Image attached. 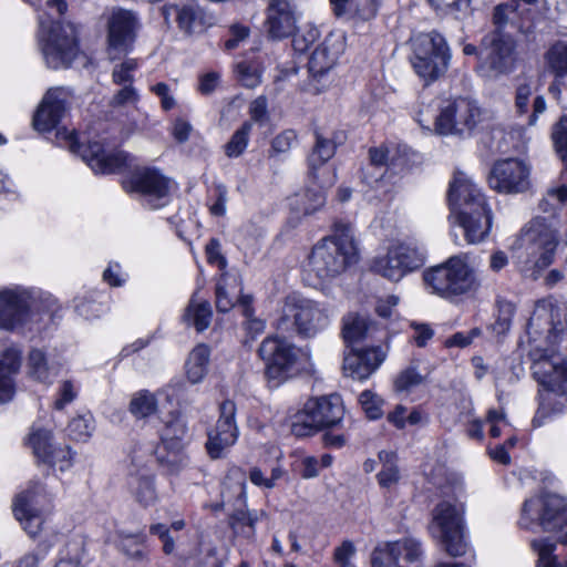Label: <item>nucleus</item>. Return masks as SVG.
<instances>
[{
	"mask_svg": "<svg viewBox=\"0 0 567 567\" xmlns=\"http://www.w3.org/2000/svg\"><path fill=\"white\" fill-rule=\"evenodd\" d=\"M359 259L354 229L350 223L337 221L333 234L318 243L306 265V272L320 281L341 275Z\"/></svg>",
	"mask_w": 567,
	"mask_h": 567,
	"instance_id": "nucleus-1",
	"label": "nucleus"
},
{
	"mask_svg": "<svg viewBox=\"0 0 567 567\" xmlns=\"http://www.w3.org/2000/svg\"><path fill=\"white\" fill-rule=\"evenodd\" d=\"M559 234L555 226L543 218L526 225L516 240V258L520 270L537 278L554 261Z\"/></svg>",
	"mask_w": 567,
	"mask_h": 567,
	"instance_id": "nucleus-2",
	"label": "nucleus"
},
{
	"mask_svg": "<svg viewBox=\"0 0 567 567\" xmlns=\"http://www.w3.org/2000/svg\"><path fill=\"white\" fill-rule=\"evenodd\" d=\"M56 300L49 293L19 285L0 288V329L13 331L24 326L33 312L54 311Z\"/></svg>",
	"mask_w": 567,
	"mask_h": 567,
	"instance_id": "nucleus-3",
	"label": "nucleus"
},
{
	"mask_svg": "<svg viewBox=\"0 0 567 567\" xmlns=\"http://www.w3.org/2000/svg\"><path fill=\"white\" fill-rule=\"evenodd\" d=\"M518 524L525 529L555 532L559 543L567 545V501L550 493L532 496L523 504Z\"/></svg>",
	"mask_w": 567,
	"mask_h": 567,
	"instance_id": "nucleus-4",
	"label": "nucleus"
},
{
	"mask_svg": "<svg viewBox=\"0 0 567 567\" xmlns=\"http://www.w3.org/2000/svg\"><path fill=\"white\" fill-rule=\"evenodd\" d=\"M343 416L344 406L339 394L310 398L291 416L290 430L297 437L311 436L321 430L337 426Z\"/></svg>",
	"mask_w": 567,
	"mask_h": 567,
	"instance_id": "nucleus-5",
	"label": "nucleus"
},
{
	"mask_svg": "<svg viewBox=\"0 0 567 567\" xmlns=\"http://www.w3.org/2000/svg\"><path fill=\"white\" fill-rule=\"evenodd\" d=\"M50 17H39V43L43 60L50 69H62L71 65L79 48L75 27L69 22L49 25Z\"/></svg>",
	"mask_w": 567,
	"mask_h": 567,
	"instance_id": "nucleus-6",
	"label": "nucleus"
},
{
	"mask_svg": "<svg viewBox=\"0 0 567 567\" xmlns=\"http://www.w3.org/2000/svg\"><path fill=\"white\" fill-rule=\"evenodd\" d=\"M465 255L450 257L444 264L424 272V282L433 293L452 297L466 293L477 287L473 270Z\"/></svg>",
	"mask_w": 567,
	"mask_h": 567,
	"instance_id": "nucleus-7",
	"label": "nucleus"
},
{
	"mask_svg": "<svg viewBox=\"0 0 567 567\" xmlns=\"http://www.w3.org/2000/svg\"><path fill=\"white\" fill-rule=\"evenodd\" d=\"M530 342L545 337L548 347H555L567 340V302L553 298L538 300L527 324Z\"/></svg>",
	"mask_w": 567,
	"mask_h": 567,
	"instance_id": "nucleus-8",
	"label": "nucleus"
},
{
	"mask_svg": "<svg viewBox=\"0 0 567 567\" xmlns=\"http://www.w3.org/2000/svg\"><path fill=\"white\" fill-rule=\"evenodd\" d=\"M451 51L446 40L437 32L420 34L413 43L412 66L426 83L443 76L450 65Z\"/></svg>",
	"mask_w": 567,
	"mask_h": 567,
	"instance_id": "nucleus-9",
	"label": "nucleus"
},
{
	"mask_svg": "<svg viewBox=\"0 0 567 567\" xmlns=\"http://www.w3.org/2000/svg\"><path fill=\"white\" fill-rule=\"evenodd\" d=\"M329 326V315L318 302L296 297L287 298L276 328L281 332L296 331L302 337H315Z\"/></svg>",
	"mask_w": 567,
	"mask_h": 567,
	"instance_id": "nucleus-10",
	"label": "nucleus"
},
{
	"mask_svg": "<svg viewBox=\"0 0 567 567\" xmlns=\"http://www.w3.org/2000/svg\"><path fill=\"white\" fill-rule=\"evenodd\" d=\"M463 514L462 505L442 501L433 509L429 525L432 537L437 539L446 553L453 557L464 555L467 548Z\"/></svg>",
	"mask_w": 567,
	"mask_h": 567,
	"instance_id": "nucleus-11",
	"label": "nucleus"
},
{
	"mask_svg": "<svg viewBox=\"0 0 567 567\" xmlns=\"http://www.w3.org/2000/svg\"><path fill=\"white\" fill-rule=\"evenodd\" d=\"M484 111L467 97L446 100L435 117V132L441 135L468 136L483 123Z\"/></svg>",
	"mask_w": 567,
	"mask_h": 567,
	"instance_id": "nucleus-12",
	"label": "nucleus"
},
{
	"mask_svg": "<svg viewBox=\"0 0 567 567\" xmlns=\"http://www.w3.org/2000/svg\"><path fill=\"white\" fill-rule=\"evenodd\" d=\"M56 138L62 146L79 154L96 174L117 173L126 166L127 155L123 151L105 148L99 141L89 142L86 145L80 144L74 131L59 130Z\"/></svg>",
	"mask_w": 567,
	"mask_h": 567,
	"instance_id": "nucleus-13",
	"label": "nucleus"
},
{
	"mask_svg": "<svg viewBox=\"0 0 567 567\" xmlns=\"http://www.w3.org/2000/svg\"><path fill=\"white\" fill-rule=\"evenodd\" d=\"M424 261V251L416 244L396 243L389 247L385 255L372 258L370 269L389 280L399 281L421 268Z\"/></svg>",
	"mask_w": 567,
	"mask_h": 567,
	"instance_id": "nucleus-14",
	"label": "nucleus"
},
{
	"mask_svg": "<svg viewBox=\"0 0 567 567\" xmlns=\"http://www.w3.org/2000/svg\"><path fill=\"white\" fill-rule=\"evenodd\" d=\"M174 183L161 171L152 167L135 169L126 184L131 192L140 195L142 205L151 210L167 206L172 200Z\"/></svg>",
	"mask_w": 567,
	"mask_h": 567,
	"instance_id": "nucleus-15",
	"label": "nucleus"
},
{
	"mask_svg": "<svg viewBox=\"0 0 567 567\" xmlns=\"http://www.w3.org/2000/svg\"><path fill=\"white\" fill-rule=\"evenodd\" d=\"M258 354L269 379L282 381L297 371L299 350L285 337H266L258 348Z\"/></svg>",
	"mask_w": 567,
	"mask_h": 567,
	"instance_id": "nucleus-16",
	"label": "nucleus"
},
{
	"mask_svg": "<svg viewBox=\"0 0 567 567\" xmlns=\"http://www.w3.org/2000/svg\"><path fill=\"white\" fill-rule=\"evenodd\" d=\"M141 27L135 12L122 8H113L106 17L107 52L112 59L127 53L135 42Z\"/></svg>",
	"mask_w": 567,
	"mask_h": 567,
	"instance_id": "nucleus-17",
	"label": "nucleus"
},
{
	"mask_svg": "<svg viewBox=\"0 0 567 567\" xmlns=\"http://www.w3.org/2000/svg\"><path fill=\"white\" fill-rule=\"evenodd\" d=\"M50 498L42 485L34 484L20 493L13 504V514L30 537H35L44 523L43 511Z\"/></svg>",
	"mask_w": 567,
	"mask_h": 567,
	"instance_id": "nucleus-18",
	"label": "nucleus"
},
{
	"mask_svg": "<svg viewBox=\"0 0 567 567\" xmlns=\"http://www.w3.org/2000/svg\"><path fill=\"white\" fill-rule=\"evenodd\" d=\"M530 167L518 158L496 162L488 175V185L502 194H520L530 186Z\"/></svg>",
	"mask_w": 567,
	"mask_h": 567,
	"instance_id": "nucleus-19",
	"label": "nucleus"
},
{
	"mask_svg": "<svg viewBox=\"0 0 567 567\" xmlns=\"http://www.w3.org/2000/svg\"><path fill=\"white\" fill-rule=\"evenodd\" d=\"M237 408L234 401L225 400L219 404V416L215 427L208 431L207 453L212 458H220L239 436L236 422Z\"/></svg>",
	"mask_w": 567,
	"mask_h": 567,
	"instance_id": "nucleus-20",
	"label": "nucleus"
},
{
	"mask_svg": "<svg viewBox=\"0 0 567 567\" xmlns=\"http://www.w3.org/2000/svg\"><path fill=\"white\" fill-rule=\"evenodd\" d=\"M423 556L420 540L413 537L385 543L372 553V567H408L417 564Z\"/></svg>",
	"mask_w": 567,
	"mask_h": 567,
	"instance_id": "nucleus-21",
	"label": "nucleus"
},
{
	"mask_svg": "<svg viewBox=\"0 0 567 567\" xmlns=\"http://www.w3.org/2000/svg\"><path fill=\"white\" fill-rule=\"evenodd\" d=\"M555 349H542L535 344L529 355L533 360V374L540 385L551 392H567V367L553 360Z\"/></svg>",
	"mask_w": 567,
	"mask_h": 567,
	"instance_id": "nucleus-22",
	"label": "nucleus"
},
{
	"mask_svg": "<svg viewBox=\"0 0 567 567\" xmlns=\"http://www.w3.org/2000/svg\"><path fill=\"white\" fill-rule=\"evenodd\" d=\"M162 14L167 24L175 21L187 35L202 33L214 23L213 17L196 1L167 3L163 6Z\"/></svg>",
	"mask_w": 567,
	"mask_h": 567,
	"instance_id": "nucleus-23",
	"label": "nucleus"
},
{
	"mask_svg": "<svg viewBox=\"0 0 567 567\" xmlns=\"http://www.w3.org/2000/svg\"><path fill=\"white\" fill-rule=\"evenodd\" d=\"M447 203L451 216L458 215L462 212H473V209L482 210V207L487 205L481 188L471 176L461 171H456L450 182Z\"/></svg>",
	"mask_w": 567,
	"mask_h": 567,
	"instance_id": "nucleus-24",
	"label": "nucleus"
},
{
	"mask_svg": "<svg viewBox=\"0 0 567 567\" xmlns=\"http://www.w3.org/2000/svg\"><path fill=\"white\" fill-rule=\"evenodd\" d=\"M513 44L499 37L491 41L489 47L478 53L477 73L485 79H495L507 73L512 68Z\"/></svg>",
	"mask_w": 567,
	"mask_h": 567,
	"instance_id": "nucleus-25",
	"label": "nucleus"
},
{
	"mask_svg": "<svg viewBox=\"0 0 567 567\" xmlns=\"http://www.w3.org/2000/svg\"><path fill=\"white\" fill-rule=\"evenodd\" d=\"M69 96L63 87L48 90L33 116L34 128L42 133L55 128L65 114Z\"/></svg>",
	"mask_w": 567,
	"mask_h": 567,
	"instance_id": "nucleus-26",
	"label": "nucleus"
},
{
	"mask_svg": "<svg viewBox=\"0 0 567 567\" xmlns=\"http://www.w3.org/2000/svg\"><path fill=\"white\" fill-rule=\"evenodd\" d=\"M385 357L386 351L381 347L367 349L351 347L344 355V373L355 380H365L381 365Z\"/></svg>",
	"mask_w": 567,
	"mask_h": 567,
	"instance_id": "nucleus-27",
	"label": "nucleus"
},
{
	"mask_svg": "<svg viewBox=\"0 0 567 567\" xmlns=\"http://www.w3.org/2000/svg\"><path fill=\"white\" fill-rule=\"evenodd\" d=\"M295 6L289 0H269L267 7L266 29L272 39L292 35L297 29Z\"/></svg>",
	"mask_w": 567,
	"mask_h": 567,
	"instance_id": "nucleus-28",
	"label": "nucleus"
},
{
	"mask_svg": "<svg viewBox=\"0 0 567 567\" xmlns=\"http://www.w3.org/2000/svg\"><path fill=\"white\" fill-rule=\"evenodd\" d=\"M346 41L341 33H330L311 53L308 68L313 78L330 71L344 52Z\"/></svg>",
	"mask_w": 567,
	"mask_h": 567,
	"instance_id": "nucleus-29",
	"label": "nucleus"
},
{
	"mask_svg": "<svg viewBox=\"0 0 567 567\" xmlns=\"http://www.w3.org/2000/svg\"><path fill=\"white\" fill-rule=\"evenodd\" d=\"M453 217L462 227L467 244L476 245L487 238L492 227V212L488 205H484L482 210L462 212Z\"/></svg>",
	"mask_w": 567,
	"mask_h": 567,
	"instance_id": "nucleus-30",
	"label": "nucleus"
},
{
	"mask_svg": "<svg viewBox=\"0 0 567 567\" xmlns=\"http://www.w3.org/2000/svg\"><path fill=\"white\" fill-rule=\"evenodd\" d=\"M382 0H329L333 14L354 24L375 18Z\"/></svg>",
	"mask_w": 567,
	"mask_h": 567,
	"instance_id": "nucleus-31",
	"label": "nucleus"
},
{
	"mask_svg": "<svg viewBox=\"0 0 567 567\" xmlns=\"http://www.w3.org/2000/svg\"><path fill=\"white\" fill-rule=\"evenodd\" d=\"M127 487L134 499L143 507H150L157 501L154 475L145 467L130 472Z\"/></svg>",
	"mask_w": 567,
	"mask_h": 567,
	"instance_id": "nucleus-32",
	"label": "nucleus"
},
{
	"mask_svg": "<svg viewBox=\"0 0 567 567\" xmlns=\"http://www.w3.org/2000/svg\"><path fill=\"white\" fill-rule=\"evenodd\" d=\"M21 357L18 350L10 348L0 353V403L12 399V375L19 371Z\"/></svg>",
	"mask_w": 567,
	"mask_h": 567,
	"instance_id": "nucleus-33",
	"label": "nucleus"
},
{
	"mask_svg": "<svg viewBox=\"0 0 567 567\" xmlns=\"http://www.w3.org/2000/svg\"><path fill=\"white\" fill-rule=\"evenodd\" d=\"M146 536L143 530L127 532L118 528L115 532L114 544L128 559L136 561L147 560L148 554L144 548Z\"/></svg>",
	"mask_w": 567,
	"mask_h": 567,
	"instance_id": "nucleus-34",
	"label": "nucleus"
},
{
	"mask_svg": "<svg viewBox=\"0 0 567 567\" xmlns=\"http://www.w3.org/2000/svg\"><path fill=\"white\" fill-rule=\"evenodd\" d=\"M188 433L187 422L179 412H171L161 430L163 445L171 451H178L183 446Z\"/></svg>",
	"mask_w": 567,
	"mask_h": 567,
	"instance_id": "nucleus-35",
	"label": "nucleus"
},
{
	"mask_svg": "<svg viewBox=\"0 0 567 567\" xmlns=\"http://www.w3.org/2000/svg\"><path fill=\"white\" fill-rule=\"evenodd\" d=\"M60 365L51 362L47 354L40 349H33L28 358V373L29 375L43 383L52 382L59 372Z\"/></svg>",
	"mask_w": 567,
	"mask_h": 567,
	"instance_id": "nucleus-36",
	"label": "nucleus"
},
{
	"mask_svg": "<svg viewBox=\"0 0 567 567\" xmlns=\"http://www.w3.org/2000/svg\"><path fill=\"white\" fill-rule=\"evenodd\" d=\"M212 316L209 302L199 301L194 295L185 309L183 321L188 326L195 327L198 332H202L209 327Z\"/></svg>",
	"mask_w": 567,
	"mask_h": 567,
	"instance_id": "nucleus-37",
	"label": "nucleus"
},
{
	"mask_svg": "<svg viewBox=\"0 0 567 567\" xmlns=\"http://www.w3.org/2000/svg\"><path fill=\"white\" fill-rule=\"evenodd\" d=\"M210 351L207 346L198 344L189 353L185 364L187 379L192 383L200 382L208 371Z\"/></svg>",
	"mask_w": 567,
	"mask_h": 567,
	"instance_id": "nucleus-38",
	"label": "nucleus"
},
{
	"mask_svg": "<svg viewBox=\"0 0 567 567\" xmlns=\"http://www.w3.org/2000/svg\"><path fill=\"white\" fill-rule=\"evenodd\" d=\"M547 70L555 79L567 78V42H555L544 55Z\"/></svg>",
	"mask_w": 567,
	"mask_h": 567,
	"instance_id": "nucleus-39",
	"label": "nucleus"
},
{
	"mask_svg": "<svg viewBox=\"0 0 567 567\" xmlns=\"http://www.w3.org/2000/svg\"><path fill=\"white\" fill-rule=\"evenodd\" d=\"M316 143L308 157L312 171L327 163L336 153V142L320 132L315 133Z\"/></svg>",
	"mask_w": 567,
	"mask_h": 567,
	"instance_id": "nucleus-40",
	"label": "nucleus"
},
{
	"mask_svg": "<svg viewBox=\"0 0 567 567\" xmlns=\"http://www.w3.org/2000/svg\"><path fill=\"white\" fill-rule=\"evenodd\" d=\"M371 327L367 319L357 313H349L343 319V338L347 343L354 344L369 336Z\"/></svg>",
	"mask_w": 567,
	"mask_h": 567,
	"instance_id": "nucleus-41",
	"label": "nucleus"
},
{
	"mask_svg": "<svg viewBox=\"0 0 567 567\" xmlns=\"http://www.w3.org/2000/svg\"><path fill=\"white\" fill-rule=\"evenodd\" d=\"M379 458L382 470L378 474V482L381 487L390 488L400 481V471L396 464V455L393 452L381 451Z\"/></svg>",
	"mask_w": 567,
	"mask_h": 567,
	"instance_id": "nucleus-42",
	"label": "nucleus"
},
{
	"mask_svg": "<svg viewBox=\"0 0 567 567\" xmlns=\"http://www.w3.org/2000/svg\"><path fill=\"white\" fill-rule=\"evenodd\" d=\"M29 444L34 455L42 462L47 463L48 460L52 458L55 445L50 431L44 429L33 430L29 435Z\"/></svg>",
	"mask_w": 567,
	"mask_h": 567,
	"instance_id": "nucleus-43",
	"label": "nucleus"
},
{
	"mask_svg": "<svg viewBox=\"0 0 567 567\" xmlns=\"http://www.w3.org/2000/svg\"><path fill=\"white\" fill-rule=\"evenodd\" d=\"M94 430V417L91 413L73 417L66 427L68 435L79 442H86Z\"/></svg>",
	"mask_w": 567,
	"mask_h": 567,
	"instance_id": "nucleus-44",
	"label": "nucleus"
},
{
	"mask_svg": "<svg viewBox=\"0 0 567 567\" xmlns=\"http://www.w3.org/2000/svg\"><path fill=\"white\" fill-rule=\"evenodd\" d=\"M157 402L153 393L142 390L130 402V412L137 419L147 417L156 411Z\"/></svg>",
	"mask_w": 567,
	"mask_h": 567,
	"instance_id": "nucleus-45",
	"label": "nucleus"
},
{
	"mask_svg": "<svg viewBox=\"0 0 567 567\" xmlns=\"http://www.w3.org/2000/svg\"><path fill=\"white\" fill-rule=\"evenodd\" d=\"M251 127V123L246 122L233 134L231 138L225 146V152L228 157H238L243 154L248 145Z\"/></svg>",
	"mask_w": 567,
	"mask_h": 567,
	"instance_id": "nucleus-46",
	"label": "nucleus"
},
{
	"mask_svg": "<svg viewBox=\"0 0 567 567\" xmlns=\"http://www.w3.org/2000/svg\"><path fill=\"white\" fill-rule=\"evenodd\" d=\"M533 549L538 554V564L540 567H558L557 558L553 555L556 547L548 538L533 539L530 543Z\"/></svg>",
	"mask_w": 567,
	"mask_h": 567,
	"instance_id": "nucleus-47",
	"label": "nucleus"
},
{
	"mask_svg": "<svg viewBox=\"0 0 567 567\" xmlns=\"http://www.w3.org/2000/svg\"><path fill=\"white\" fill-rule=\"evenodd\" d=\"M515 313V305L507 300L497 301V318L493 324V330L497 334L506 333L512 324V319Z\"/></svg>",
	"mask_w": 567,
	"mask_h": 567,
	"instance_id": "nucleus-48",
	"label": "nucleus"
},
{
	"mask_svg": "<svg viewBox=\"0 0 567 567\" xmlns=\"http://www.w3.org/2000/svg\"><path fill=\"white\" fill-rule=\"evenodd\" d=\"M285 475V470L281 466H275L271 470V475L267 477L259 467H252L249 471L250 482L262 488L271 489L277 485V482Z\"/></svg>",
	"mask_w": 567,
	"mask_h": 567,
	"instance_id": "nucleus-49",
	"label": "nucleus"
},
{
	"mask_svg": "<svg viewBox=\"0 0 567 567\" xmlns=\"http://www.w3.org/2000/svg\"><path fill=\"white\" fill-rule=\"evenodd\" d=\"M359 402L369 419L377 420L382 416L383 400L372 391H363L359 396Z\"/></svg>",
	"mask_w": 567,
	"mask_h": 567,
	"instance_id": "nucleus-50",
	"label": "nucleus"
},
{
	"mask_svg": "<svg viewBox=\"0 0 567 567\" xmlns=\"http://www.w3.org/2000/svg\"><path fill=\"white\" fill-rule=\"evenodd\" d=\"M236 70L238 80L244 86L254 89L260 83V71L256 64L241 61L237 63Z\"/></svg>",
	"mask_w": 567,
	"mask_h": 567,
	"instance_id": "nucleus-51",
	"label": "nucleus"
},
{
	"mask_svg": "<svg viewBox=\"0 0 567 567\" xmlns=\"http://www.w3.org/2000/svg\"><path fill=\"white\" fill-rule=\"evenodd\" d=\"M137 69V62L133 59H127L124 62L114 66L112 79L118 85H132L134 80V72Z\"/></svg>",
	"mask_w": 567,
	"mask_h": 567,
	"instance_id": "nucleus-52",
	"label": "nucleus"
},
{
	"mask_svg": "<svg viewBox=\"0 0 567 567\" xmlns=\"http://www.w3.org/2000/svg\"><path fill=\"white\" fill-rule=\"evenodd\" d=\"M551 137L557 154L564 162H567V115L555 124Z\"/></svg>",
	"mask_w": 567,
	"mask_h": 567,
	"instance_id": "nucleus-53",
	"label": "nucleus"
},
{
	"mask_svg": "<svg viewBox=\"0 0 567 567\" xmlns=\"http://www.w3.org/2000/svg\"><path fill=\"white\" fill-rule=\"evenodd\" d=\"M292 45L293 49L300 53L306 52L311 44L319 38V30L315 27H305L297 33H293Z\"/></svg>",
	"mask_w": 567,
	"mask_h": 567,
	"instance_id": "nucleus-54",
	"label": "nucleus"
},
{
	"mask_svg": "<svg viewBox=\"0 0 567 567\" xmlns=\"http://www.w3.org/2000/svg\"><path fill=\"white\" fill-rule=\"evenodd\" d=\"M423 382V377L416 371L415 368H408L402 371L395 380V389L400 392H410L415 386Z\"/></svg>",
	"mask_w": 567,
	"mask_h": 567,
	"instance_id": "nucleus-55",
	"label": "nucleus"
},
{
	"mask_svg": "<svg viewBox=\"0 0 567 567\" xmlns=\"http://www.w3.org/2000/svg\"><path fill=\"white\" fill-rule=\"evenodd\" d=\"M297 133L293 130H286L278 134L271 142V151L275 154L287 153L297 143Z\"/></svg>",
	"mask_w": 567,
	"mask_h": 567,
	"instance_id": "nucleus-56",
	"label": "nucleus"
},
{
	"mask_svg": "<svg viewBox=\"0 0 567 567\" xmlns=\"http://www.w3.org/2000/svg\"><path fill=\"white\" fill-rule=\"evenodd\" d=\"M72 461L73 453L69 446H55L52 458L48 460L47 463L64 472L71 467Z\"/></svg>",
	"mask_w": 567,
	"mask_h": 567,
	"instance_id": "nucleus-57",
	"label": "nucleus"
},
{
	"mask_svg": "<svg viewBox=\"0 0 567 567\" xmlns=\"http://www.w3.org/2000/svg\"><path fill=\"white\" fill-rule=\"evenodd\" d=\"M518 9L517 0H509L505 3H501L494 9L493 20L498 27H503L509 20V16Z\"/></svg>",
	"mask_w": 567,
	"mask_h": 567,
	"instance_id": "nucleus-58",
	"label": "nucleus"
},
{
	"mask_svg": "<svg viewBox=\"0 0 567 567\" xmlns=\"http://www.w3.org/2000/svg\"><path fill=\"white\" fill-rule=\"evenodd\" d=\"M533 89L529 83L519 84L516 89L515 107L518 114H527Z\"/></svg>",
	"mask_w": 567,
	"mask_h": 567,
	"instance_id": "nucleus-59",
	"label": "nucleus"
},
{
	"mask_svg": "<svg viewBox=\"0 0 567 567\" xmlns=\"http://www.w3.org/2000/svg\"><path fill=\"white\" fill-rule=\"evenodd\" d=\"M226 276H221L216 285V308L220 312H227L234 307V302L226 291Z\"/></svg>",
	"mask_w": 567,
	"mask_h": 567,
	"instance_id": "nucleus-60",
	"label": "nucleus"
},
{
	"mask_svg": "<svg viewBox=\"0 0 567 567\" xmlns=\"http://www.w3.org/2000/svg\"><path fill=\"white\" fill-rule=\"evenodd\" d=\"M140 99L137 91L132 85H125L121 89L111 101L112 106H124L135 104Z\"/></svg>",
	"mask_w": 567,
	"mask_h": 567,
	"instance_id": "nucleus-61",
	"label": "nucleus"
},
{
	"mask_svg": "<svg viewBox=\"0 0 567 567\" xmlns=\"http://www.w3.org/2000/svg\"><path fill=\"white\" fill-rule=\"evenodd\" d=\"M74 307L76 312L86 319L99 317L103 310L100 303L83 298L76 299Z\"/></svg>",
	"mask_w": 567,
	"mask_h": 567,
	"instance_id": "nucleus-62",
	"label": "nucleus"
},
{
	"mask_svg": "<svg viewBox=\"0 0 567 567\" xmlns=\"http://www.w3.org/2000/svg\"><path fill=\"white\" fill-rule=\"evenodd\" d=\"M151 90L161 99V105L165 111H169L175 107L176 101L172 94V90L166 83L159 82L153 85Z\"/></svg>",
	"mask_w": 567,
	"mask_h": 567,
	"instance_id": "nucleus-63",
	"label": "nucleus"
},
{
	"mask_svg": "<svg viewBox=\"0 0 567 567\" xmlns=\"http://www.w3.org/2000/svg\"><path fill=\"white\" fill-rule=\"evenodd\" d=\"M216 200L209 207L210 214L214 216H224L226 214V204L228 200L227 187L224 184L215 186Z\"/></svg>",
	"mask_w": 567,
	"mask_h": 567,
	"instance_id": "nucleus-64",
	"label": "nucleus"
}]
</instances>
